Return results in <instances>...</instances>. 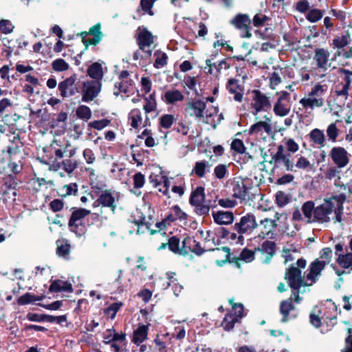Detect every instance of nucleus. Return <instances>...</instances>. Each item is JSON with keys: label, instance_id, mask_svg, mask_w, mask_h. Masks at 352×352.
Returning a JSON list of instances; mask_svg holds the SVG:
<instances>
[{"label": "nucleus", "instance_id": "obj_18", "mask_svg": "<svg viewBox=\"0 0 352 352\" xmlns=\"http://www.w3.org/2000/svg\"><path fill=\"white\" fill-rule=\"evenodd\" d=\"M87 73L94 80V85L89 86L87 88H100L102 86L100 80L102 78V69L101 65L98 63L91 65L87 69Z\"/></svg>", "mask_w": 352, "mask_h": 352}, {"label": "nucleus", "instance_id": "obj_62", "mask_svg": "<svg viewBox=\"0 0 352 352\" xmlns=\"http://www.w3.org/2000/svg\"><path fill=\"white\" fill-rule=\"evenodd\" d=\"M110 123V120L108 119H102L100 120H94L89 123V126L97 129L102 130Z\"/></svg>", "mask_w": 352, "mask_h": 352}, {"label": "nucleus", "instance_id": "obj_44", "mask_svg": "<svg viewBox=\"0 0 352 352\" xmlns=\"http://www.w3.org/2000/svg\"><path fill=\"white\" fill-rule=\"evenodd\" d=\"M237 318H234L232 314H227L223 320L222 321L221 326L226 331L231 330L236 322H237Z\"/></svg>", "mask_w": 352, "mask_h": 352}, {"label": "nucleus", "instance_id": "obj_60", "mask_svg": "<svg viewBox=\"0 0 352 352\" xmlns=\"http://www.w3.org/2000/svg\"><path fill=\"white\" fill-rule=\"evenodd\" d=\"M327 133L329 140H331L333 142H336L338 135V130L336 123H332L328 126Z\"/></svg>", "mask_w": 352, "mask_h": 352}, {"label": "nucleus", "instance_id": "obj_14", "mask_svg": "<svg viewBox=\"0 0 352 352\" xmlns=\"http://www.w3.org/2000/svg\"><path fill=\"white\" fill-rule=\"evenodd\" d=\"M205 109V102L201 100H194L187 104L186 111L190 116L195 117L199 120H201L202 118L204 117Z\"/></svg>", "mask_w": 352, "mask_h": 352}, {"label": "nucleus", "instance_id": "obj_45", "mask_svg": "<svg viewBox=\"0 0 352 352\" xmlns=\"http://www.w3.org/2000/svg\"><path fill=\"white\" fill-rule=\"evenodd\" d=\"M122 305L123 303L121 302L112 303L104 310V314L111 319H113Z\"/></svg>", "mask_w": 352, "mask_h": 352}, {"label": "nucleus", "instance_id": "obj_1", "mask_svg": "<svg viewBox=\"0 0 352 352\" xmlns=\"http://www.w3.org/2000/svg\"><path fill=\"white\" fill-rule=\"evenodd\" d=\"M345 199L346 195L344 194L332 195L324 199L323 202L316 207L313 201H307L302 204V212L309 222L329 223L333 213L334 221L340 222Z\"/></svg>", "mask_w": 352, "mask_h": 352}, {"label": "nucleus", "instance_id": "obj_53", "mask_svg": "<svg viewBox=\"0 0 352 352\" xmlns=\"http://www.w3.org/2000/svg\"><path fill=\"white\" fill-rule=\"evenodd\" d=\"M294 167H296L298 169H302L304 170H309L311 168L312 165L311 162L304 156H300L298 158V160L294 165Z\"/></svg>", "mask_w": 352, "mask_h": 352}, {"label": "nucleus", "instance_id": "obj_49", "mask_svg": "<svg viewBox=\"0 0 352 352\" xmlns=\"http://www.w3.org/2000/svg\"><path fill=\"white\" fill-rule=\"evenodd\" d=\"M146 103L144 104V109L146 113L154 111L156 109V102L155 99V94L152 93L149 95L148 98L145 99Z\"/></svg>", "mask_w": 352, "mask_h": 352}, {"label": "nucleus", "instance_id": "obj_2", "mask_svg": "<svg viewBox=\"0 0 352 352\" xmlns=\"http://www.w3.org/2000/svg\"><path fill=\"white\" fill-rule=\"evenodd\" d=\"M251 22L250 16L247 14L238 13L230 21V24L241 32L243 38H250L252 36Z\"/></svg>", "mask_w": 352, "mask_h": 352}, {"label": "nucleus", "instance_id": "obj_46", "mask_svg": "<svg viewBox=\"0 0 352 352\" xmlns=\"http://www.w3.org/2000/svg\"><path fill=\"white\" fill-rule=\"evenodd\" d=\"M214 175L218 179H223L228 175V166L225 164H220L214 168Z\"/></svg>", "mask_w": 352, "mask_h": 352}, {"label": "nucleus", "instance_id": "obj_6", "mask_svg": "<svg viewBox=\"0 0 352 352\" xmlns=\"http://www.w3.org/2000/svg\"><path fill=\"white\" fill-rule=\"evenodd\" d=\"M324 89H312L307 97L302 98L300 103L305 109L320 107L324 104Z\"/></svg>", "mask_w": 352, "mask_h": 352}, {"label": "nucleus", "instance_id": "obj_13", "mask_svg": "<svg viewBox=\"0 0 352 352\" xmlns=\"http://www.w3.org/2000/svg\"><path fill=\"white\" fill-rule=\"evenodd\" d=\"M252 106L255 110L254 114L256 115L259 111L270 108V102L269 98L263 94L259 89H254L252 91Z\"/></svg>", "mask_w": 352, "mask_h": 352}, {"label": "nucleus", "instance_id": "obj_47", "mask_svg": "<svg viewBox=\"0 0 352 352\" xmlns=\"http://www.w3.org/2000/svg\"><path fill=\"white\" fill-rule=\"evenodd\" d=\"M323 15L324 11L319 9H312L308 12L306 19L311 23H316L320 20Z\"/></svg>", "mask_w": 352, "mask_h": 352}, {"label": "nucleus", "instance_id": "obj_19", "mask_svg": "<svg viewBox=\"0 0 352 352\" xmlns=\"http://www.w3.org/2000/svg\"><path fill=\"white\" fill-rule=\"evenodd\" d=\"M272 131L271 120L270 118H266L265 121H259L252 124L249 129L248 133L250 135H261L263 132L270 134Z\"/></svg>", "mask_w": 352, "mask_h": 352}, {"label": "nucleus", "instance_id": "obj_23", "mask_svg": "<svg viewBox=\"0 0 352 352\" xmlns=\"http://www.w3.org/2000/svg\"><path fill=\"white\" fill-rule=\"evenodd\" d=\"M126 344L127 341L126 334L124 333H118L109 345L110 346L111 351L122 352L124 348L126 347Z\"/></svg>", "mask_w": 352, "mask_h": 352}, {"label": "nucleus", "instance_id": "obj_32", "mask_svg": "<svg viewBox=\"0 0 352 352\" xmlns=\"http://www.w3.org/2000/svg\"><path fill=\"white\" fill-rule=\"evenodd\" d=\"M276 244L271 241H264L261 246L257 249L263 254L267 255V261L270 260L275 253Z\"/></svg>", "mask_w": 352, "mask_h": 352}, {"label": "nucleus", "instance_id": "obj_51", "mask_svg": "<svg viewBox=\"0 0 352 352\" xmlns=\"http://www.w3.org/2000/svg\"><path fill=\"white\" fill-rule=\"evenodd\" d=\"M129 73L126 71H123L120 74V78L122 79L120 88H129L135 85L133 80L129 78Z\"/></svg>", "mask_w": 352, "mask_h": 352}, {"label": "nucleus", "instance_id": "obj_43", "mask_svg": "<svg viewBox=\"0 0 352 352\" xmlns=\"http://www.w3.org/2000/svg\"><path fill=\"white\" fill-rule=\"evenodd\" d=\"M161 181L162 182L159 186H155V188L157 189V190L162 192L164 195L169 196V187L170 185V182L169 178L166 176H162Z\"/></svg>", "mask_w": 352, "mask_h": 352}, {"label": "nucleus", "instance_id": "obj_31", "mask_svg": "<svg viewBox=\"0 0 352 352\" xmlns=\"http://www.w3.org/2000/svg\"><path fill=\"white\" fill-rule=\"evenodd\" d=\"M90 34L94 36V38L92 39H85L83 38V42L85 44L87 45H96L102 38V32H100V25L96 24L91 27L89 29Z\"/></svg>", "mask_w": 352, "mask_h": 352}, {"label": "nucleus", "instance_id": "obj_28", "mask_svg": "<svg viewBox=\"0 0 352 352\" xmlns=\"http://www.w3.org/2000/svg\"><path fill=\"white\" fill-rule=\"evenodd\" d=\"M164 101L168 104H173L184 100V95L178 89H168L163 96Z\"/></svg>", "mask_w": 352, "mask_h": 352}, {"label": "nucleus", "instance_id": "obj_41", "mask_svg": "<svg viewBox=\"0 0 352 352\" xmlns=\"http://www.w3.org/2000/svg\"><path fill=\"white\" fill-rule=\"evenodd\" d=\"M90 210H88L85 208H74V210L72 213L71 218H72V221H81L84 222V219L85 217L90 214Z\"/></svg>", "mask_w": 352, "mask_h": 352}, {"label": "nucleus", "instance_id": "obj_9", "mask_svg": "<svg viewBox=\"0 0 352 352\" xmlns=\"http://www.w3.org/2000/svg\"><path fill=\"white\" fill-rule=\"evenodd\" d=\"M286 278L292 289H300L301 287L308 286L306 284V278L302 276L301 270L296 267H292L288 270Z\"/></svg>", "mask_w": 352, "mask_h": 352}, {"label": "nucleus", "instance_id": "obj_33", "mask_svg": "<svg viewBox=\"0 0 352 352\" xmlns=\"http://www.w3.org/2000/svg\"><path fill=\"white\" fill-rule=\"evenodd\" d=\"M309 137L311 141L318 147L320 148L324 146L325 136L322 130L318 129H313L309 133Z\"/></svg>", "mask_w": 352, "mask_h": 352}, {"label": "nucleus", "instance_id": "obj_30", "mask_svg": "<svg viewBox=\"0 0 352 352\" xmlns=\"http://www.w3.org/2000/svg\"><path fill=\"white\" fill-rule=\"evenodd\" d=\"M204 188L201 186H198L193 191H192L189 199V202L192 206H195L204 202Z\"/></svg>", "mask_w": 352, "mask_h": 352}, {"label": "nucleus", "instance_id": "obj_58", "mask_svg": "<svg viewBox=\"0 0 352 352\" xmlns=\"http://www.w3.org/2000/svg\"><path fill=\"white\" fill-rule=\"evenodd\" d=\"M168 245L170 251L175 253H182V250L179 248V239L177 236L170 237Z\"/></svg>", "mask_w": 352, "mask_h": 352}, {"label": "nucleus", "instance_id": "obj_63", "mask_svg": "<svg viewBox=\"0 0 352 352\" xmlns=\"http://www.w3.org/2000/svg\"><path fill=\"white\" fill-rule=\"evenodd\" d=\"M239 258L246 263H250L254 259V252L245 248L241 252Z\"/></svg>", "mask_w": 352, "mask_h": 352}, {"label": "nucleus", "instance_id": "obj_21", "mask_svg": "<svg viewBox=\"0 0 352 352\" xmlns=\"http://www.w3.org/2000/svg\"><path fill=\"white\" fill-rule=\"evenodd\" d=\"M259 225L261 226L262 237L265 238L267 236L272 239L274 231L277 227L276 220L265 218L260 221Z\"/></svg>", "mask_w": 352, "mask_h": 352}, {"label": "nucleus", "instance_id": "obj_11", "mask_svg": "<svg viewBox=\"0 0 352 352\" xmlns=\"http://www.w3.org/2000/svg\"><path fill=\"white\" fill-rule=\"evenodd\" d=\"M272 160L276 164H283L287 171H293L294 164L291 160V155L287 153L283 145H279L276 153L272 156Z\"/></svg>", "mask_w": 352, "mask_h": 352}, {"label": "nucleus", "instance_id": "obj_20", "mask_svg": "<svg viewBox=\"0 0 352 352\" xmlns=\"http://www.w3.org/2000/svg\"><path fill=\"white\" fill-rule=\"evenodd\" d=\"M212 165L207 160L197 161L192 169L191 175H195L199 178L205 177L210 172Z\"/></svg>", "mask_w": 352, "mask_h": 352}, {"label": "nucleus", "instance_id": "obj_8", "mask_svg": "<svg viewBox=\"0 0 352 352\" xmlns=\"http://www.w3.org/2000/svg\"><path fill=\"white\" fill-rule=\"evenodd\" d=\"M292 107L289 94L283 91L274 106V113L280 117L289 114Z\"/></svg>", "mask_w": 352, "mask_h": 352}, {"label": "nucleus", "instance_id": "obj_40", "mask_svg": "<svg viewBox=\"0 0 352 352\" xmlns=\"http://www.w3.org/2000/svg\"><path fill=\"white\" fill-rule=\"evenodd\" d=\"M57 248H56V254L59 256H62L64 258L68 257L70 252V244L67 241H58L56 242Z\"/></svg>", "mask_w": 352, "mask_h": 352}, {"label": "nucleus", "instance_id": "obj_64", "mask_svg": "<svg viewBox=\"0 0 352 352\" xmlns=\"http://www.w3.org/2000/svg\"><path fill=\"white\" fill-rule=\"evenodd\" d=\"M195 208V212L200 216H206L209 214L210 206L205 204L204 202L194 206Z\"/></svg>", "mask_w": 352, "mask_h": 352}, {"label": "nucleus", "instance_id": "obj_36", "mask_svg": "<svg viewBox=\"0 0 352 352\" xmlns=\"http://www.w3.org/2000/svg\"><path fill=\"white\" fill-rule=\"evenodd\" d=\"M58 168L63 169L67 173H72L78 167L76 160L66 159L57 164Z\"/></svg>", "mask_w": 352, "mask_h": 352}, {"label": "nucleus", "instance_id": "obj_50", "mask_svg": "<svg viewBox=\"0 0 352 352\" xmlns=\"http://www.w3.org/2000/svg\"><path fill=\"white\" fill-rule=\"evenodd\" d=\"M154 55L156 57L154 63L156 68H162L166 65L168 56L165 53L156 52Z\"/></svg>", "mask_w": 352, "mask_h": 352}, {"label": "nucleus", "instance_id": "obj_12", "mask_svg": "<svg viewBox=\"0 0 352 352\" xmlns=\"http://www.w3.org/2000/svg\"><path fill=\"white\" fill-rule=\"evenodd\" d=\"M250 189V184L248 179L239 178L235 179L233 182V196L236 198L243 200L246 199L248 197Z\"/></svg>", "mask_w": 352, "mask_h": 352}, {"label": "nucleus", "instance_id": "obj_34", "mask_svg": "<svg viewBox=\"0 0 352 352\" xmlns=\"http://www.w3.org/2000/svg\"><path fill=\"white\" fill-rule=\"evenodd\" d=\"M351 39V33L349 30L346 31L340 36H336L333 40L332 45L334 48L342 49L346 46Z\"/></svg>", "mask_w": 352, "mask_h": 352}, {"label": "nucleus", "instance_id": "obj_52", "mask_svg": "<svg viewBox=\"0 0 352 352\" xmlns=\"http://www.w3.org/2000/svg\"><path fill=\"white\" fill-rule=\"evenodd\" d=\"M229 301L230 303L232 305V309L230 314H232L234 318H237V320L239 321L243 317V306L240 303H233L232 300H230Z\"/></svg>", "mask_w": 352, "mask_h": 352}, {"label": "nucleus", "instance_id": "obj_48", "mask_svg": "<svg viewBox=\"0 0 352 352\" xmlns=\"http://www.w3.org/2000/svg\"><path fill=\"white\" fill-rule=\"evenodd\" d=\"M269 20L270 18L267 15L263 13H258L254 16L252 23L254 26L258 28L264 26Z\"/></svg>", "mask_w": 352, "mask_h": 352}, {"label": "nucleus", "instance_id": "obj_15", "mask_svg": "<svg viewBox=\"0 0 352 352\" xmlns=\"http://www.w3.org/2000/svg\"><path fill=\"white\" fill-rule=\"evenodd\" d=\"M128 122L130 126L135 129L150 125V121L148 117L146 116L145 120H144L142 113L138 109H133L129 112Z\"/></svg>", "mask_w": 352, "mask_h": 352}, {"label": "nucleus", "instance_id": "obj_42", "mask_svg": "<svg viewBox=\"0 0 352 352\" xmlns=\"http://www.w3.org/2000/svg\"><path fill=\"white\" fill-rule=\"evenodd\" d=\"M76 113L78 118L85 120H88L91 117L90 108L85 105H80L76 109Z\"/></svg>", "mask_w": 352, "mask_h": 352}, {"label": "nucleus", "instance_id": "obj_16", "mask_svg": "<svg viewBox=\"0 0 352 352\" xmlns=\"http://www.w3.org/2000/svg\"><path fill=\"white\" fill-rule=\"evenodd\" d=\"M99 206L110 208L113 212L116 208L115 196L109 190L102 191L93 204L94 207Z\"/></svg>", "mask_w": 352, "mask_h": 352}, {"label": "nucleus", "instance_id": "obj_57", "mask_svg": "<svg viewBox=\"0 0 352 352\" xmlns=\"http://www.w3.org/2000/svg\"><path fill=\"white\" fill-rule=\"evenodd\" d=\"M69 67V64L62 58H58L52 63V68L56 72L66 71Z\"/></svg>", "mask_w": 352, "mask_h": 352}, {"label": "nucleus", "instance_id": "obj_37", "mask_svg": "<svg viewBox=\"0 0 352 352\" xmlns=\"http://www.w3.org/2000/svg\"><path fill=\"white\" fill-rule=\"evenodd\" d=\"M336 262L342 268L349 269L352 267V253L338 254Z\"/></svg>", "mask_w": 352, "mask_h": 352}, {"label": "nucleus", "instance_id": "obj_3", "mask_svg": "<svg viewBox=\"0 0 352 352\" xmlns=\"http://www.w3.org/2000/svg\"><path fill=\"white\" fill-rule=\"evenodd\" d=\"M138 31V36L137 41L139 49L144 52L146 57H150L155 47V37L146 29L139 28Z\"/></svg>", "mask_w": 352, "mask_h": 352}, {"label": "nucleus", "instance_id": "obj_26", "mask_svg": "<svg viewBox=\"0 0 352 352\" xmlns=\"http://www.w3.org/2000/svg\"><path fill=\"white\" fill-rule=\"evenodd\" d=\"M183 247L197 255H201L204 252L199 243L197 242L193 237L185 238L183 241Z\"/></svg>", "mask_w": 352, "mask_h": 352}, {"label": "nucleus", "instance_id": "obj_7", "mask_svg": "<svg viewBox=\"0 0 352 352\" xmlns=\"http://www.w3.org/2000/svg\"><path fill=\"white\" fill-rule=\"evenodd\" d=\"M325 267V263L320 262L319 258H316L312 261L309 264L307 270L308 272L306 275V284L311 286L316 283L321 276V273Z\"/></svg>", "mask_w": 352, "mask_h": 352}, {"label": "nucleus", "instance_id": "obj_39", "mask_svg": "<svg viewBox=\"0 0 352 352\" xmlns=\"http://www.w3.org/2000/svg\"><path fill=\"white\" fill-rule=\"evenodd\" d=\"M219 109L217 107L211 106L204 110V117L201 120L207 124H212L214 122V118L217 116Z\"/></svg>", "mask_w": 352, "mask_h": 352}, {"label": "nucleus", "instance_id": "obj_24", "mask_svg": "<svg viewBox=\"0 0 352 352\" xmlns=\"http://www.w3.org/2000/svg\"><path fill=\"white\" fill-rule=\"evenodd\" d=\"M148 332V327L147 325L140 324L133 331L132 342L136 345H140L147 339Z\"/></svg>", "mask_w": 352, "mask_h": 352}, {"label": "nucleus", "instance_id": "obj_35", "mask_svg": "<svg viewBox=\"0 0 352 352\" xmlns=\"http://www.w3.org/2000/svg\"><path fill=\"white\" fill-rule=\"evenodd\" d=\"M44 298V296H35L31 293H25L17 299V303L19 305H25L36 301L42 300Z\"/></svg>", "mask_w": 352, "mask_h": 352}, {"label": "nucleus", "instance_id": "obj_4", "mask_svg": "<svg viewBox=\"0 0 352 352\" xmlns=\"http://www.w3.org/2000/svg\"><path fill=\"white\" fill-rule=\"evenodd\" d=\"M187 219L188 214L179 206L175 205L169 209L167 214L161 222L155 223V226L162 230L176 221H186Z\"/></svg>", "mask_w": 352, "mask_h": 352}, {"label": "nucleus", "instance_id": "obj_29", "mask_svg": "<svg viewBox=\"0 0 352 352\" xmlns=\"http://www.w3.org/2000/svg\"><path fill=\"white\" fill-rule=\"evenodd\" d=\"M50 291L53 292H72V286L67 281L56 280L50 285Z\"/></svg>", "mask_w": 352, "mask_h": 352}, {"label": "nucleus", "instance_id": "obj_25", "mask_svg": "<svg viewBox=\"0 0 352 352\" xmlns=\"http://www.w3.org/2000/svg\"><path fill=\"white\" fill-rule=\"evenodd\" d=\"M69 230L74 233L78 237L84 236L87 232V228L85 222L81 221H72L70 217L68 223Z\"/></svg>", "mask_w": 352, "mask_h": 352}, {"label": "nucleus", "instance_id": "obj_38", "mask_svg": "<svg viewBox=\"0 0 352 352\" xmlns=\"http://www.w3.org/2000/svg\"><path fill=\"white\" fill-rule=\"evenodd\" d=\"M154 223V220L151 217H148V218L146 219L145 217H142L141 215L139 219L135 220V223L138 226L137 233L140 234L144 232V230H140V228L142 226H145V228L148 230H151Z\"/></svg>", "mask_w": 352, "mask_h": 352}, {"label": "nucleus", "instance_id": "obj_61", "mask_svg": "<svg viewBox=\"0 0 352 352\" xmlns=\"http://www.w3.org/2000/svg\"><path fill=\"white\" fill-rule=\"evenodd\" d=\"M155 1L156 0H141L140 7L142 10L145 13H147L149 15L153 16L154 14L153 12L152 11V7Z\"/></svg>", "mask_w": 352, "mask_h": 352}, {"label": "nucleus", "instance_id": "obj_55", "mask_svg": "<svg viewBox=\"0 0 352 352\" xmlns=\"http://www.w3.org/2000/svg\"><path fill=\"white\" fill-rule=\"evenodd\" d=\"M100 89H83L82 100L83 102H89L96 98Z\"/></svg>", "mask_w": 352, "mask_h": 352}, {"label": "nucleus", "instance_id": "obj_54", "mask_svg": "<svg viewBox=\"0 0 352 352\" xmlns=\"http://www.w3.org/2000/svg\"><path fill=\"white\" fill-rule=\"evenodd\" d=\"M332 257V250L330 248H324L322 249L320 252V262L325 263L327 265L331 261Z\"/></svg>", "mask_w": 352, "mask_h": 352}, {"label": "nucleus", "instance_id": "obj_56", "mask_svg": "<svg viewBox=\"0 0 352 352\" xmlns=\"http://www.w3.org/2000/svg\"><path fill=\"white\" fill-rule=\"evenodd\" d=\"M14 26L12 22L7 19H1L0 21V32L8 34L11 33L14 30Z\"/></svg>", "mask_w": 352, "mask_h": 352}, {"label": "nucleus", "instance_id": "obj_10", "mask_svg": "<svg viewBox=\"0 0 352 352\" xmlns=\"http://www.w3.org/2000/svg\"><path fill=\"white\" fill-rule=\"evenodd\" d=\"M329 155L333 163L340 168L345 167L350 160V154L344 148L341 146L333 147Z\"/></svg>", "mask_w": 352, "mask_h": 352}, {"label": "nucleus", "instance_id": "obj_59", "mask_svg": "<svg viewBox=\"0 0 352 352\" xmlns=\"http://www.w3.org/2000/svg\"><path fill=\"white\" fill-rule=\"evenodd\" d=\"M117 333H118L113 328L107 329L102 333L103 342L109 345L113 340Z\"/></svg>", "mask_w": 352, "mask_h": 352}, {"label": "nucleus", "instance_id": "obj_22", "mask_svg": "<svg viewBox=\"0 0 352 352\" xmlns=\"http://www.w3.org/2000/svg\"><path fill=\"white\" fill-rule=\"evenodd\" d=\"M214 221L219 225L230 224L234 221V214L230 211L212 212Z\"/></svg>", "mask_w": 352, "mask_h": 352}, {"label": "nucleus", "instance_id": "obj_5", "mask_svg": "<svg viewBox=\"0 0 352 352\" xmlns=\"http://www.w3.org/2000/svg\"><path fill=\"white\" fill-rule=\"evenodd\" d=\"M258 223L255 216L252 213H247L241 217L239 221L234 223L233 230L239 234H250L256 228Z\"/></svg>", "mask_w": 352, "mask_h": 352}, {"label": "nucleus", "instance_id": "obj_27", "mask_svg": "<svg viewBox=\"0 0 352 352\" xmlns=\"http://www.w3.org/2000/svg\"><path fill=\"white\" fill-rule=\"evenodd\" d=\"M294 309V306L292 304V297L283 300L280 305V313L282 315V322H285L289 319V314L291 311Z\"/></svg>", "mask_w": 352, "mask_h": 352}, {"label": "nucleus", "instance_id": "obj_17", "mask_svg": "<svg viewBox=\"0 0 352 352\" xmlns=\"http://www.w3.org/2000/svg\"><path fill=\"white\" fill-rule=\"evenodd\" d=\"M329 52L323 48L317 49L315 51L314 60L316 62L317 68L322 72L326 71L330 66L329 63Z\"/></svg>", "mask_w": 352, "mask_h": 352}]
</instances>
